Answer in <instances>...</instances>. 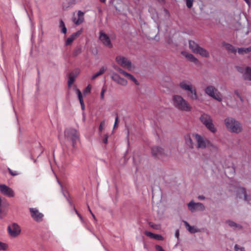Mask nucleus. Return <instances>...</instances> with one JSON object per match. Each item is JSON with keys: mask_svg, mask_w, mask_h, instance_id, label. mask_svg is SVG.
Segmentation results:
<instances>
[{"mask_svg": "<svg viewBox=\"0 0 251 251\" xmlns=\"http://www.w3.org/2000/svg\"><path fill=\"white\" fill-rule=\"evenodd\" d=\"M227 223L231 227H234L236 226V224L234 222L231 221H227Z\"/></svg>", "mask_w": 251, "mask_h": 251, "instance_id": "obj_42", "label": "nucleus"}, {"mask_svg": "<svg viewBox=\"0 0 251 251\" xmlns=\"http://www.w3.org/2000/svg\"><path fill=\"white\" fill-rule=\"evenodd\" d=\"M91 89V86L90 85H88L86 88L84 89L83 93L84 94H87L90 93Z\"/></svg>", "mask_w": 251, "mask_h": 251, "instance_id": "obj_37", "label": "nucleus"}, {"mask_svg": "<svg viewBox=\"0 0 251 251\" xmlns=\"http://www.w3.org/2000/svg\"><path fill=\"white\" fill-rule=\"evenodd\" d=\"M205 93L211 98L219 101L223 100V96L218 90L214 86L209 85L204 89Z\"/></svg>", "mask_w": 251, "mask_h": 251, "instance_id": "obj_4", "label": "nucleus"}, {"mask_svg": "<svg viewBox=\"0 0 251 251\" xmlns=\"http://www.w3.org/2000/svg\"><path fill=\"white\" fill-rule=\"evenodd\" d=\"M198 199H199L200 200H204V199H205V197H204L203 196H202V195H201V196H199L198 197Z\"/></svg>", "mask_w": 251, "mask_h": 251, "instance_id": "obj_53", "label": "nucleus"}, {"mask_svg": "<svg viewBox=\"0 0 251 251\" xmlns=\"http://www.w3.org/2000/svg\"><path fill=\"white\" fill-rule=\"evenodd\" d=\"M102 3H105L106 0H99Z\"/></svg>", "mask_w": 251, "mask_h": 251, "instance_id": "obj_56", "label": "nucleus"}, {"mask_svg": "<svg viewBox=\"0 0 251 251\" xmlns=\"http://www.w3.org/2000/svg\"><path fill=\"white\" fill-rule=\"evenodd\" d=\"M105 92V89L103 87L102 88V90H101V93H100V98L101 99H103V98H104V94Z\"/></svg>", "mask_w": 251, "mask_h": 251, "instance_id": "obj_47", "label": "nucleus"}, {"mask_svg": "<svg viewBox=\"0 0 251 251\" xmlns=\"http://www.w3.org/2000/svg\"><path fill=\"white\" fill-rule=\"evenodd\" d=\"M145 234L146 235H147L148 236L151 238H153V236L154 235V234L150 232H148V231H146L145 232Z\"/></svg>", "mask_w": 251, "mask_h": 251, "instance_id": "obj_46", "label": "nucleus"}, {"mask_svg": "<svg viewBox=\"0 0 251 251\" xmlns=\"http://www.w3.org/2000/svg\"><path fill=\"white\" fill-rule=\"evenodd\" d=\"M81 52V49L80 48H78L76 49L73 52V55L75 56H77Z\"/></svg>", "mask_w": 251, "mask_h": 251, "instance_id": "obj_35", "label": "nucleus"}, {"mask_svg": "<svg viewBox=\"0 0 251 251\" xmlns=\"http://www.w3.org/2000/svg\"><path fill=\"white\" fill-rule=\"evenodd\" d=\"M61 32L64 34H66L67 32L66 27H65L62 28V29H61Z\"/></svg>", "mask_w": 251, "mask_h": 251, "instance_id": "obj_52", "label": "nucleus"}, {"mask_svg": "<svg viewBox=\"0 0 251 251\" xmlns=\"http://www.w3.org/2000/svg\"><path fill=\"white\" fill-rule=\"evenodd\" d=\"M240 192L244 196L245 195L246 191L243 188H240L239 189Z\"/></svg>", "mask_w": 251, "mask_h": 251, "instance_id": "obj_49", "label": "nucleus"}, {"mask_svg": "<svg viewBox=\"0 0 251 251\" xmlns=\"http://www.w3.org/2000/svg\"><path fill=\"white\" fill-rule=\"evenodd\" d=\"M187 206L189 211L191 212H196L198 211H203L205 210L204 205L200 202H195L191 201L187 204Z\"/></svg>", "mask_w": 251, "mask_h": 251, "instance_id": "obj_8", "label": "nucleus"}, {"mask_svg": "<svg viewBox=\"0 0 251 251\" xmlns=\"http://www.w3.org/2000/svg\"><path fill=\"white\" fill-rule=\"evenodd\" d=\"M88 208L89 211H90V213L91 214L92 213V212L89 206H88Z\"/></svg>", "mask_w": 251, "mask_h": 251, "instance_id": "obj_57", "label": "nucleus"}, {"mask_svg": "<svg viewBox=\"0 0 251 251\" xmlns=\"http://www.w3.org/2000/svg\"><path fill=\"white\" fill-rule=\"evenodd\" d=\"M205 127L208 129L211 132L215 133L217 131V128L213 123V121L207 125Z\"/></svg>", "mask_w": 251, "mask_h": 251, "instance_id": "obj_26", "label": "nucleus"}, {"mask_svg": "<svg viewBox=\"0 0 251 251\" xmlns=\"http://www.w3.org/2000/svg\"><path fill=\"white\" fill-rule=\"evenodd\" d=\"M114 69L119 72L120 74L124 75L125 77L128 78L129 80L132 81L136 85H139V83L137 79L132 75L126 72L118 66L114 67Z\"/></svg>", "mask_w": 251, "mask_h": 251, "instance_id": "obj_15", "label": "nucleus"}, {"mask_svg": "<svg viewBox=\"0 0 251 251\" xmlns=\"http://www.w3.org/2000/svg\"><path fill=\"white\" fill-rule=\"evenodd\" d=\"M111 78L113 81L123 86H126L127 84V80L120 77V76L116 73L113 74Z\"/></svg>", "mask_w": 251, "mask_h": 251, "instance_id": "obj_16", "label": "nucleus"}, {"mask_svg": "<svg viewBox=\"0 0 251 251\" xmlns=\"http://www.w3.org/2000/svg\"><path fill=\"white\" fill-rule=\"evenodd\" d=\"M179 86L182 89L188 91H189L193 87L191 83L190 82L187 81H182L180 83Z\"/></svg>", "mask_w": 251, "mask_h": 251, "instance_id": "obj_19", "label": "nucleus"}, {"mask_svg": "<svg viewBox=\"0 0 251 251\" xmlns=\"http://www.w3.org/2000/svg\"><path fill=\"white\" fill-rule=\"evenodd\" d=\"M153 238L157 240H160V241H162L164 239L163 237L161 235H159V234H154V235L153 236Z\"/></svg>", "mask_w": 251, "mask_h": 251, "instance_id": "obj_38", "label": "nucleus"}, {"mask_svg": "<svg viewBox=\"0 0 251 251\" xmlns=\"http://www.w3.org/2000/svg\"><path fill=\"white\" fill-rule=\"evenodd\" d=\"M114 69L119 72L120 74L124 75L125 77L128 78L129 80L132 81L136 85H139V83L137 79L132 75L126 72L118 66L114 67Z\"/></svg>", "mask_w": 251, "mask_h": 251, "instance_id": "obj_14", "label": "nucleus"}, {"mask_svg": "<svg viewBox=\"0 0 251 251\" xmlns=\"http://www.w3.org/2000/svg\"><path fill=\"white\" fill-rule=\"evenodd\" d=\"M0 192L2 195L9 198H13L15 195L13 190L5 184L0 185Z\"/></svg>", "mask_w": 251, "mask_h": 251, "instance_id": "obj_10", "label": "nucleus"}, {"mask_svg": "<svg viewBox=\"0 0 251 251\" xmlns=\"http://www.w3.org/2000/svg\"><path fill=\"white\" fill-rule=\"evenodd\" d=\"M151 153L154 156L159 159H162L166 155L164 149L157 146L152 148Z\"/></svg>", "mask_w": 251, "mask_h": 251, "instance_id": "obj_11", "label": "nucleus"}, {"mask_svg": "<svg viewBox=\"0 0 251 251\" xmlns=\"http://www.w3.org/2000/svg\"><path fill=\"white\" fill-rule=\"evenodd\" d=\"M104 125H105V123L104 121H102L100 123V126H99V131L100 133L102 132V131L104 126Z\"/></svg>", "mask_w": 251, "mask_h": 251, "instance_id": "obj_40", "label": "nucleus"}, {"mask_svg": "<svg viewBox=\"0 0 251 251\" xmlns=\"http://www.w3.org/2000/svg\"><path fill=\"white\" fill-rule=\"evenodd\" d=\"M101 137L102 140V142L104 144H106L108 142V135L107 134H104L102 136L101 135Z\"/></svg>", "mask_w": 251, "mask_h": 251, "instance_id": "obj_34", "label": "nucleus"}, {"mask_svg": "<svg viewBox=\"0 0 251 251\" xmlns=\"http://www.w3.org/2000/svg\"><path fill=\"white\" fill-rule=\"evenodd\" d=\"M76 94H77L78 98V99H79L80 105H81V108L82 110H84L85 108V105H84V101L83 100L81 92H80V91L79 89H76Z\"/></svg>", "mask_w": 251, "mask_h": 251, "instance_id": "obj_25", "label": "nucleus"}, {"mask_svg": "<svg viewBox=\"0 0 251 251\" xmlns=\"http://www.w3.org/2000/svg\"><path fill=\"white\" fill-rule=\"evenodd\" d=\"M77 15H78V19L76 20V21L75 22V24L76 25H79L81 23H82L83 22V20H84V18H83L84 13L82 12L81 11H78Z\"/></svg>", "mask_w": 251, "mask_h": 251, "instance_id": "obj_27", "label": "nucleus"}, {"mask_svg": "<svg viewBox=\"0 0 251 251\" xmlns=\"http://www.w3.org/2000/svg\"><path fill=\"white\" fill-rule=\"evenodd\" d=\"M118 122H119V118H118V116H117L115 118V123H114V126H113L114 128H116L118 126Z\"/></svg>", "mask_w": 251, "mask_h": 251, "instance_id": "obj_44", "label": "nucleus"}, {"mask_svg": "<svg viewBox=\"0 0 251 251\" xmlns=\"http://www.w3.org/2000/svg\"><path fill=\"white\" fill-rule=\"evenodd\" d=\"M7 230L9 234L14 237L18 236L21 233V228L16 223H13L9 225L7 227Z\"/></svg>", "mask_w": 251, "mask_h": 251, "instance_id": "obj_9", "label": "nucleus"}, {"mask_svg": "<svg viewBox=\"0 0 251 251\" xmlns=\"http://www.w3.org/2000/svg\"><path fill=\"white\" fill-rule=\"evenodd\" d=\"M74 210L76 213V214L77 215V216L79 217V218H80V219L81 220H82V216L79 214V213L77 212V211L74 208Z\"/></svg>", "mask_w": 251, "mask_h": 251, "instance_id": "obj_50", "label": "nucleus"}, {"mask_svg": "<svg viewBox=\"0 0 251 251\" xmlns=\"http://www.w3.org/2000/svg\"><path fill=\"white\" fill-rule=\"evenodd\" d=\"M189 46L190 50L194 53L198 54L203 57H208L209 56V53L207 50L200 47L194 41H190Z\"/></svg>", "mask_w": 251, "mask_h": 251, "instance_id": "obj_5", "label": "nucleus"}, {"mask_svg": "<svg viewBox=\"0 0 251 251\" xmlns=\"http://www.w3.org/2000/svg\"><path fill=\"white\" fill-rule=\"evenodd\" d=\"M31 217L36 222H41L43 220L44 215L40 212L36 208H30L29 209Z\"/></svg>", "mask_w": 251, "mask_h": 251, "instance_id": "obj_12", "label": "nucleus"}, {"mask_svg": "<svg viewBox=\"0 0 251 251\" xmlns=\"http://www.w3.org/2000/svg\"><path fill=\"white\" fill-rule=\"evenodd\" d=\"M175 235L177 238H178L179 236V231L176 230L175 233Z\"/></svg>", "mask_w": 251, "mask_h": 251, "instance_id": "obj_54", "label": "nucleus"}, {"mask_svg": "<svg viewBox=\"0 0 251 251\" xmlns=\"http://www.w3.org/2000/svg\"><path fill=\"white\" fill-rule=\"evenodd\" d=\"M60 27L62 29V28L66 27L63 21L61 20L60 21Z\"/></svg>", "mask_w": 251, "mask_h": 251, "instance_id": "obj_48", "label": "nucleus"}, {"mask_svg": "<svg viewBox=\"0 0 251 251\" xmlns=\"http://www.w3.org/2000/svg\"><path fill=\"white\" fill-rule=\"evenodd\" d=\"M192 137L194 140L197 143V147L198 149H205L211 145L210 143L207 140L205 139L201 135L196 133H192Z\"/></svg>", "mask_w": 251, "mask_h": 251, "instance_id": "obj_6", "label": "nucleus"}, {"mask_svg": "<svg viewBox=\"0 0 251 251\" xmlns=\"http://www.w3.org/2000/svg\"><path fill=\"white\" fill-rule=\"evenodd\" d=\"M213 147L214 148V149H215V150H217V148L216 147V146H213Z\"/></svg>", "mask_w": 251, "mask_h": 251, "instance_id": "obj_59", "label": "nucleus"}, {"mask_svg": "<svg viewBox=\"0 0 251 251\" xmlns=\"http://www.w3.org/2000/svg\"><path fill=\"white\" fill-rule=\"evenodd\" d=\"M81 34V31L79 30L75 33H74L70 36L73 41L75 40L78 36H79Z\"/></svg>", "mask_w": 251, "mask_h": 251, "instance_id": "obj_32", "label": "nucleus"}, {"mask_svg": "<svg viewBox=\"0 0 251 251\" xmlns=\"http://www.w3.org/2000/svg\"><path fill=\"white\" fill-rule=\"evenodd\" d=\"M8 249L7 244L0 241V251H6Z\"/></svg>", "mask_w": 251, "mask_h": 251, "instance_id": "obj_29", "label": "nucleus"}, {"mask_svg": "<svg viewBox=\"0 0 251 251\" xmlns=\"http://www.w3.org/2000/svg\"><path fill=\"white\" fill-rule=\"evenodd\" d=\"M245 1L248 4H250L251 2V0H245Z\"/></svg>", "mask_w": 251, "mask_h": 251, "instance_id": "obj_55", "label": "nucleus"}, {"mask_svg": "<svg viewBox=\"0 0 251 251\" xmlns=\"http://www.w3.org/2000/svg\"><path fill=\"white\" fill-rule=\"evenodd\" d=\"M91 214H92L94 219L96 220V217H95V215H94V214L92 213H91Z\"/></svg>", "mask_w": 251, "mask_h": 251, "instance_id": "obj_58", "label": "nucleus"}, {"mask_svg": "<svg viewBox=\"0 0 251 251\" xmlns=\"http://www.w3.org/2000/svg\"><path fill=\"white\" fill-rule=\"evenodd\" d=\"M224 46L225 47V48L231 51L235 52L236 51L234 49V48L232 47V45L229 44L224 43Z\"/></svg>", "mask_w": 251, "mask_h": 251, "instance_id": "obj_31", "label": "nucleus"}, {"mask_svg": "<svg viewBox=\"0 0 251 251\" xmlns=\"http://www.w3.org/2000/svg\"><path fill=\"white\" fill-rule=\"evenodd\" d=\"M73 41H74L71 38V37H69V38H67V39L66 41V43H65L66 45L68 46V45L72 44V43H73Z\"/></svg>", "mask_w": 251, "mask_h": 251, "instance_id": "obj_39", "label": "nucleus"}, {"mask_svg": "<svg viewBox=\"0 0 251 251\" xmlns=\"http://www.w3.org/2000/svg\"><path fill=\"white\" fill-rule=\"evenodd\" d=\"M106 70L107 67L106 66L102 67L97 73H95L92 76L91 79H95L97 77L104 74Z\"/></svg>", "mask_w": 251, "mask_h": 251, "instance_id": "obj_22", "label": "nucleus"}, {"mask_svg": "<svg viewBox=\"0 0 251 251\" xmlns=\"http://www.w3.org/2000/svg\"><path fill=\"white\" fill-rule=\"evenodd\" d=\"M155 249L157 251H165L163 248L159 246V245H156L155 246Z\"/></svg>", "mask_w": 251, "mask_h": 251, "instance_id": "obj_45", "label": "nucleus"}, {"mask_svg": "<svg viewBox=\"0 0 251 251\" xmlns=\"http://www.w3.org/2000/svg\"><path fill=\"white\" fill-rule=\"evenodd\" d=\"M200 120L201 122L205 126H206L209 123L213 121L212 118L210 116L207 114H203L200 117Z\"/></svg>", "mask_w": 251, "mask_h": 251, "instance_id": "obj_18", "label": "nucleus"}, {"mask_svg": "<svg viewBox=\"0 0 251 251\" xmlns=\"http://www.w3.org/2000/svg\"><path fill=\"white\" fill-rule=\"evenodd\" d=\"M81 34V31L79 30L75 33H74L70 36L73 41L75 40L78 36H79Z\"/></svg>", "mask_w": 251, "mask_h": 251, "instance_id": "obj_33", "label": "nucleus"}, {"mask_svg": "<svg viewBox=\"0 0 251 251\" xmlns=\"http://www.w3.org/2000/svg\"><path fill=\"white\" fill-rule=\"evenodd\" d=\"M116 61L122 67L127 69L128 71H132L134 67L131 61L127 58L119 55L116 57Z\"/></svg>", "mask_w": 251, "mask_h": 251, "instance_id": "obj_7", "label": "nucleus"}, {"mask_svg": "<svg viewBox=\"0 0 251 251\" xmlns=\"http://www.w3.org/2000/svg\"><path fill=\"white\" fill-rule=\"evenodd\" d=\"M250 50H249V49H238V52L239 53H243V52H247V51H249Z\"/></svg>", "mask_w": 251, "mask_h": 251, "instance_id": "obj_43", "label": "nucleus"}, {"mask_svg": "<svg viewBox=\"0 0 251 251\" xmlns=\"http://www.w3.org/2000/svg\"><path fill=\"white\" fill-rule=\"evenodd\" d=\"M183 223H184V224L186 229L189 232H190L191 233H195L198 232L199 231V230L198 229V228H197L195 226H190L189 224V223L188 222H187L186 221H184Z\"/></svg>", "mask_w": 251, "mask_h": 251, "instance_id": "obj_20", "label": "nucleus"}, {"mask_svg": "<svg viewBox=\"0 0 251 251\" xmlns=\"http://www.w3.org/2000/svg\"><path fill=\"white\" fill-rule=\"evenodd\" d=\"M172 102L175 107L181 111L189 112L192 110L191 106L181 96L174 95L173 97Z\"/></svg>", "mask_w": 251, "mask_h": 251, "instance_id": "obj_2", "label": "nucleus"}, {"mask_svg": "<svg viewBox=\"0 0 251 251\" xmlns=\"http://www.w3.org/2000/svg\"><path fill=\"white\" fill-rule=\"evenodd\" d=\"M74 210L76 213V214L77 215V216L79 217V218H80V219L81 220H82V216L79 214V213L77 212V211L74 208Z\"/></svg>", "mask_w": 251, "mask_h": 251, "instance_id": "obj_51", "label": "nucleus"}, {"mask_svg": "<svg viewBox=\"0 0 251 251\" xmlns=\"http://www.w3.org/2000/svg\"><path fill=\"white\" fill-rule=\"evenodd\" d=\"M187 97L191 100H197L199 99L196 89L194 87L188 91Z\"/></svg>", "mask_w": 251, "mask_h": 251, "instance_id": "obj_17", "label": "nucleus"}, {"mask_svg": "<svg viewBox=\"0 0 251 251\" xmlns=\"http://www.w3.org/2000/svg\"><path fill=\"white\" fill-rule=\"evenodd\" d=\"M234 251H246L245 248L240 245L235 244L234 247Z\"/></svg>", "mask_w": 251, "mask_h": 251, "instance_id": "obj_30", "label": "nucleus"}, {"mask_svg": "<svg viewBox=\"0 0 251 251\" xmlns=\"http://www.w3.org/2000/svg\"><path fill=\"white\" fill-rule=\"evenodd\" d=\"M194 0H186L187 7L189 8L192 7Z\"/></svg>", "mask_w": 251, "mask_h": 251, "instance_id": "obj_36", "label": "nucleus"}, {"mask_svg": "<svg viewBox=\"0 0 251 251\" xmlns=\"http://www.w3.org/2000/svg\"><path fill=\"white\" fill-rule=\"evenodd\" d=\"M64 135L65 138L67 140L71 141L73 147L75 148L77 142L79 141L78 132L75 128H69L65 130Z\"/></svg>", "mask_w": 251, "mask_h": 251, "instance_id": "obj_3", "label": "nucleus"}, {"mask_svg": "<svg viewBox=\"0 0 251 251\" xmlns=\"http://www.w3.org/2000/svg\"><path fill=\"white\" fill-rule=\"evenodd\" d=\"M224 124L226 129L230 133L240 134L243 131L242 124L233 117L226 118L224 120Z\"/></svg>", "mask_w": 251, "mask_h": 251, "instance_id": "obj_1", "label": "nucleus"}, {"mask_svg": "<svg viewBox=\"0 0 251 251\" xmlns=\"http://www.w3.org/2000/svg\"><path fill=\"white\" fill-rule=\"evenodd\" d=\"M8 172L10 174L13 176H15L18 175V173L16 171H13L10 168H8Z\"/></svg>", "mask_w": 251, "mask_h": 251, "instance_id": "obj_41", "label": "nucleus"}, {"mask_svg": "<svg viewBox=\"0 0 251 251\" xmlns=\"http://www.w3.org/2000/svg\"><path fill=\"white\" fill-rule=\"evenodd\" d=\"M184 56H185L190 61L194 63H197L198 62V59L192 54L189 53L183 52L182 53Z\"/></svg>", "mask_w": 251, "mask_h": 251, "instance_id": "obj_23", "label": "nucleus"}, {"mask_svg": "<svg viewBox=\"0 0 251 251\" xmlns=\"http://www.w3.org/2000/svg\"><path fill=\"white\" fill-rule=\"evenodd\" d=\"M76 75H75L73 72L70 74L69 76V79L68 81V85L69 87H71L73 83H74Z\"/></svg>", "mask_w": 251, "mask_h": 251, "instance_id": "obj_24", "label": "nucleus"}, {"mask_svg": "<svg viewBox=\"0 0 251 251\" xmlns=\"http://www.w3.org/2000/svg\"><path fill=\"white\" fill-rule=\"evenodd\" d=\"M245 78L251 80V67H247L245 70Z\"/></svg>", "mask_w": 251, "mask_h": 251, "instance_id": "obj_28", "label": "nucleus"}, {"mask_svg": "<svg viewBox=\"0 0 251 251\" xmlns=\"http://www.w3.org/2000/svg\"><path fill=\"white\" fill-rule=\"evenodd\" d=\"M193 139H194L192 137V133L188 134L185 136V141L186 144L191 148H193L194 146Z\"/></svg>", "mask_w": 251, "mask_h": 251, "instance_id": "obj_21", "label": "nucleus"}, {"mask_svg": "<svg viewBox=\"0 0 251 251\" xmlns=\"http://www.w3.org/2000/svg\"><path fill=\"white\" fill-rule=\"evenodd\" d=\"M99 39L102 44L109 48H112V44L109 36L102 31L100 32Z\"/></svg>", "mask_w": 251, "mask_h": 251, "instance_id": "obj_13", "label": "nucleus"}]
</instances>
